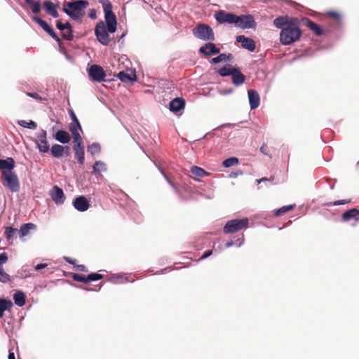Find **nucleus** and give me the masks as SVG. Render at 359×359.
Returning <instances> with one entry per match:
<instances>
[{"label":"nucleus","instance_id":"obj_1","mask_svg":"<svg viewBox=\"0 0 359 359\" xmlns=\"http://www.w3.org/2000/svg\"><path fill=\"white\" fill-rule=\"evenodd\" d=\"M273 25L280 29V42L283 46H290L298 41L302 34L298 18L281 15L273 20Z\"/></svg>","mask_w":359,"mask_h":359},{"label":"nucleus","instance_id":"obj_2","mask_svg":"<svg viewBox=\"0 0 359 359\" xmlns=\"http://www.w3.org/2000/svg\"><path fill=\"white\" fill-rule=\"evenodd\" d=\"M104 13L105 22L101 20L95 27V34L97 41L104 46L109 43V33H114L117 29L116 17L112 10V4L109 0H99Z\"/></svg>","mask_w":359,"mask_h":359},{"label":"nucleus","instance_id":"obj_3","mask_svg":"<svg viewBox=\"0 0 359 359\" xmlns=\"http://www.w3.org/2000/svg\"><path fill=\"white\" fill-rule=\"evenodd\" d=\"M89 6L87 0H70L64 4L62 11L72 20L81 21L84 10Z\"/></svg>","mask_w":359,"mask_h":359},{"label":"nucleus","instance_id":"obj_4","mask_svg":"<svg viewBox=\"0 0 359 359\" xmlns=\"http://www.w3.org/2000/svg\"><path fill=\"white\" fill-rule=\"evenodd\" d=\"M194 36L202 41H213L215 34L212 27L206 24H198L192 30Z\"/></svg>","mask_w":359,"mask_h":359},{"label":"nucleus","instance_id":"obj_5","mask_svg":"<svg viewBox=\"0 0 359 359\" xmlns=\"http://www.w3.org/2000/svg\"><path fill=\"white\" fill-rule=\"evenodd\" d=\"M249 220L247 217L234 219L228 221L224 226V233H231L248 226Z\"/></svg>","mask_w":359,"mask_h":359},{"label":"nucleus","instance_id":"obj_6","mask_svg":"<svg viewBox=\"0 0 359 359\" xmlns=\"http://www.w3.org/2000/svg\"><path fill=\"white\" fill-rule=\"evenodd\" d=\"M3 180L4 185L12 192L20 190V182L17 175L14 172H4Z\"/></svg>","mask_w":359,"mask_h":359},{"label":"nucleus","instance_id":"obj_7","mask_svg":"<svg viewBox=\"0 0 359 359\" xmlns=\"http://www.w3.org/2000/svg\"><path fill=\"white\" fill-rule=\"evenodd\" d=\"M32 140L35 143L36 147L40 153H47L49 151V145L47 141V132L43 129H40L36 134V138Z\"/></svg>","mask_w":359,"mask_h":359},{"label":"nucleus","instance_id":"obj_8","mask_svg":"<svg viewBox=\"0 0 359 359\" xmlns=\"http://www.w3.org/2000/svg\"><path fill=\"white\" fill-rule=\"evenodd\" d=\"M32 20L36 22L41 28L48 34L50 35L58 44L60 47L61 40L60 37L57 36L53 28L49 25L45 20H42L37 15H34L32 18Z\"/></svg>","mask_w":359,"mask_h":359},{"label":"nucleus","instance_id":"obj_9","mask_svg":"<svg viewBox=\"0 0 359 359\" xmlns=\"http://www.w3.org/2000/svg\"><path fill=\"white\" fill-rule=\"evenodd\" d=\"M32 20L36 22L41 28L48 34L50 35L58 44L60 47L61 40L60 37L57 36L53 28L49 25L45 20H42L37 15H34L32 18Z\"/></svg>","mask_w":359,"mask_h":359},{"label":"nucleus","instance_id":"obj_10","mask_svg":"<svg viewBox=\"0 0 359 359\" xmlns=\"http://www.w3.org/2000/svg\"><path fill=\"white\" fill-rule=\"evenodd\" d=\"M236 26L240 29H252L255 28L256 22L252 15H238Z\"/></svg>","mask_w":359,"mask_h":359},{"label":"nucleus","instance_id":"obj_11","mask_svg":"<svg viewBox=\"0 0 359 359\" xmlns=\"http://www.w3.org/2000/svg\"><path fill=\"white\" fill-rule=\"evenodd\" d=\"M87 72L90 79L94 81H104L106 76V73L103 68L97 65H92L88 68Z\"/></svg>","mask_w":359,"mask_h":359},{"label":"nucleus","instance_id":"obj_12","mask_svg":"<svg viewBox=\"0 0 359 359\" xmlns=\"http://www.w3.org/2000/svg\"><path fill=\"white\" fill-rule=\"evenodd\" d=\"M236 41L238 43H241L243 48L248 50V51L252 52L256 48L255 41L249 37H246L244 35H238L236 37Z\"/></svg>","mask_w":359,"mask_h":359},{"label":"nucleus","instance_id":"obj_13","mask_svg":"<svg viewBox=\"0 0 359 359\" xmlns=\"http://www.w3.org/2000/svg\"><path fill=\"white\" fill-rule=\"evenodd\" d=\"M73 206L79 212L86 211L90 206L89 201L84 196H79L73 200Z\"/></svg>","mask_w":359,"mask_h":359},{"label":"nucleus","instance_id":"obj_14","mask_svg":"<svg viewBox=\"0 0 359 359\" xmlns=\"http://www.w3.org/2000/svg\"><path fill=\"white\" fill-rule=\"evenodd\" d=\"M199 53L206 56H210L220 53V48H218L215 43L208 41L199 48Z\"/></svg>","mask_w":359,"mask_h":359},{"label":"nucleus","instance_id":"obj_15","mask_svg":"<svg viewBox=\"0 0 359 359\" xmlns=\"http://www.w3.org/2000/svg\"><path fill=\"white\" fill-rule=\"evenodd\" d=\"M186 102L182 97H176L170 101L169 104V109L171 112L177 114L180 111L184 109Z\"/></svg>","mask_w":359,"mask_h":359},{"label":"nucleus","instance_id":"obj_16","mask_svg":"<svg viewBox=\"0 0 359 359\" xmlns=\"http://www.w3.org/2000/svg\"><path fill=\"white\" fill-rule=\"evenodd\" d=\"M51 198L53 201L57 204V205H62L64 203L65 200V196L64 194L63 190L57 186H54L51 194H50Z\"/></svg>","mask_w":359,"mask_h":359},{"label":"nucleus","instance_id":"obj_17","mask_svg":"<svg viewBox=\"0 0 359 359\" xmlns=\"http://www.w3.org/2000/svg\"><path fill=\"white\" fill-rule=\"evenodd\" d=\"M8 255L6 252L0 253V282L6 283L10 280V276L4 271L3 264L8 261Z\"/></svg>","mask_w":359,"mask_h":359},{"label":"nucleus","instance_id":"obj_18","mask_svg":"<svg viewBox=\"0 0 359 359\" xmlns=\"http://www.w3.org/2000/svg\"><path fill=\"white\" fill-rule=\"evenodd\" d=\"M231 76L232 83L236 86H240L244 83L245 81V76L241 72L238 67L233 69Z\"/></svg>","mask_w":359,"mask_h":359},{"label":"nucleus","instance_id":"obj_19","mask_svg":"<svg viewBox=\"0 0 359 359\" xmlns=\"http://www.w3.org/2000/svg\"><path fill=\"white\" fill-rule=\"evenodd\" d=\"M248 100L251 109H257L260 104V97L256 90L250 89L248 91Z\"/></svg>","mask_w":359,"mask_h":359},{"label":"nucleus","instance_id":"obj_20","mask_svg":"<svg viewBox=\"0 0 359 359\" xmlns=\"http://www.w3.org/2000/svg\"><path fill=\"white\" fill-rule=\"evenodd\" d=\"M351 219L355 221L359 220V210L355 208H351L344 212L341 215V220L344 222H347Z\"/></svg>","mask_w":359,"mask_h":359},{"label":"nucleus","instance_id":"obj_21","mask_svg":"<svg viewBox=\"0 0 359 359\" xmlns=\"http://www.w3.org/2000/svg\"><path fill=\"white\" fill-rule=\"evenodd\" d=\"M78 130L79 128H76V126L74 123H70L69 125V130L71 131L73 135V148H79L80 147H83L82 145V138L80 135Z\"/></svg>","mask_w":359,"mask_h":359},{"label":"nucleus","instance_id":"obj_22","mask_svg":"<svg viewBox=\"0 0 359 359\" xmlns=\"http://www.w3.org/2000/svg\"><path fill=\"white\" fill-rule=\"evenodd\" d=\"M15 167L14 159L11 157H8L6 159L0 158V170L4 172H12L11 170Z\"/></svg>","mask_w":359,"mask_h":359},{"label":"nucleus","instance_id":"obj_23","mask_svg":"<svg viewBox=\"0 0 359 359\" xmlns=\"http://www.w3.org/2000/svg\"><path fill=\"white\" fill-rule=\"evenodd\" d=\"M43 5L48 14H49L54 18H57L59 17V14L57 11V7L52 1L49 0L44 1Z\"/></svg>","mask_w":359,"mask_h":359},{"label":"nucleus","instance_id":"obj_24","mask_svg":"<svg viewBox=\"0 0 359 359\" xmlns=\"http://www.w3.org/2000/svg\"><path fill=\"white\" fill-rule=\"evenodd\" d=\"M54 137L57 142L62 144H67L71 140L69 134L63 130H57L54 135Z\"/></svg>","mask_w":359,"mask_h":359},{"label":"nucleus","instance_id":"obj_25","mask_svg":"<svg viewBox=\"0 0 359 359\" xmlns=\"http://www.w3.org/2000/svg\"><path fill=\"white\" fill-rule=\"evenodd\" d=\"M117 77L123 83H131L137 79L135 74H130L124 71L119 72L117 74Z\"/></svg>","mask_w":359,"mask_h":359},{"label":"nucleus","instance_id":"obj_26","mask_svg":"<svg viewBox=\"0 0 359 359\" xmlns=\"http://www.w3.org/2000/svg\"><path fill=\"white\" fill-rule=\"evenodd\" d=\"M25 294L21 291L18 290L13 294L14 303L19 307H22L25 304Z\"/></svg>","mask_w":359,"mask_h":359},{"label":"nucleus","instance_id":"obj_27","mask_svg":"<svg viewBox=\"0 0 359 359\" xmlns=\"http://www.w3.org/2000/svg\"><path fill=\"white\" fill-rule=\"evenodd\" d=\"M306 25L307 27H309L311 31H313L316 35L317 36H321L323 34V29L322 27L314 22L313 21L306 19Z\"/></svg>","mask_w":359,"mask_h":359},{"label":"nucleus","instance_id":"obj_28","mask_svg":"<svg viewBox=\"0 0 359 359\" xmlns=\"http://www.w3.org/2000/svg\"><path fill=\"white\" fill-rule=\"evenodd\" d=\"M65 147L55 144L50 148V154L54 158H60L64 155Z\"/></svg>","mask_w":359,"mask_h":359},{"label":"nucleus","instance_id":"obj_29","mask_svg":"<svg viewBox=\"0 0 359 359\" xmlns=\"http://www.w3.org/2000/svg\"><path fill=\"white\" fill-rule=\"evenodd\" d=\"M36 226L33 223H25L23 224L20 229L18 230V233L21 238L26 236L30 230L36 229Z\"/></svg>","mask_w":359,"mask_h":359},{"label":"nucleus","instance_id":"obj_30","mask_svg":"<svg viewBox=\"0 0 359 359\" xmlns=\"http://www.w3.org/2000/svg\"><path fill=\"white\" fill-rule=\"evenodd\" d=\"M13 306V302L10 299L0 298V318L4 315V311L9 310Z\"/></svg>","mask_w":359,"mask_h":359},{"label":"nucleus","instance_id":"obj_31","mask_svg":"<svg viewBox=\"0 0 359 359\" xmlns=\"http://www.w3.org/2000/svg\"><path fill=\"white\" fill-rule=\"evenodd\" d=\"M107 165L104 162L102 161H97L93 165L92 173L96 175L100 172H104L107 171Z\"/></svg>","mask_w":359,"mask_h":359},{"label":"nucleus","instance_id":"obj_32","mask_svg":"<svg viewBox=\"0 0 359 359\" xmlns=\"http://www.w3.org/2000/svg\"><path fill=\"white\" fill-rule=\"evenodd\" d=\"M18 229L12 226H6L5 228L4 236L8 241H13L16 238Z\"/></svg>","mask_w":359,"mask_h":359},{"label":"nucleus","instance_id":"obj_33","mask_svg":"<svg viewBox=\"0 0 359 359\" xmlns=\"http://www.w3.org/2000/svg\"><path fill=\"white\" fill-rule=\"evenodd\" d=\"M74 151V156L79 163L80 165H83L85 161V151L84 147H80L79 148H73Z\"/></svg>","mask_w":359,"mask_h":359},{"label":"nucleus","instance_id":"obj_34","mask_svg":"<svg viewBox=\"0 0 359 359\" xmlns=\"http://www.w3.org/2000/svg\"><path fill=\"white\" fill-rule=\"evenodd\" d=\"M25 2L29 6L33 13H39L41 10V5L39 0H24Z\"/></svg>","mask_w":359,"mask_h":359},{"label":"nucleus","instance_id":"obj_35","mask_svg":"<svg viewBox=\"0 0 359 359\" xmlns=\"http://www.w3.org/2000/svg\"><path fill=\"white\" fill-rule=\"evenodd\" d=\"M190 171H191V174H193L194 176L198 177H203L205 176L210 175V173L208 172L207 171H205L203 168L196 166V165L192 166L191 168Z\"/></svg>","mask_w":359,"mask_h":359},{"label":"nucleus","instance_id":"obj_36","mask_svg":"<svg viewBox=\"0 0 359 359\" xmlns=\"http://www.w3.org/2000/svg\"><path fill=\"white\" fill-rule=\"evenodd\" d=\"M233 68L234 67H231L230 65H226L219 68L217 73L222 77L231 76Z\"/></svg>","mask_w":359,"mask_h":359},{"label":"nucleus","instance_id":"obj_37","mask_svg":"<svg viewBox=\"0 0 359 359\" xmlns=\"http://www.w3.org/2000/svg\"><path fill=\"white\" fill-rule=\"evenodd\" d=\"M87 151L92 156L100 154L101 151V147L99 143L93 142L91 144L88 145Z\"/></svg>","mask_w":359,"mask_h":359},{"label":"nucleus","instance_id":"obj_38","mask_svg":"<svg viewBox=\"0 0 359 359\" xmlns=\"http://www.w3.org/2000/svg\"><path fill=\"white\" fill-rule=\"evenodd\" d=\"M18 124L21 127L31 130H35L37 127L36 123L33 121H26L24 120H19L18 121Z\"/></svg>","mask_w":359,"mask_h":359},{"label":"nucleus","instance_id":"obj_39","mask_svg":"<svg viewBox=\"0 0 359 359\" xmlns=\"http://www.w3.org/2000/svg\"><path fill=\"white\" fill-rule=\"evenodd\" d=\"M244 242V235L241 233V236L235 241H230L226 243L225 247L226 248H230L233 245H236L237 247H241Z\"/></svg>","mask_w":359,"mask_h":359},{"label":"nucleus","instance_id":"obj_40","mask_svg":"<svg viewBox=\"0 0 359 359\" xmlns=\"http://www.w3.org/2000/svg\"><path fill=\"white\" fill-rule=\"evenodd\" d=\"M239 163V160L238 158L236 157H229L226 159H225L223 162H222V165L224 167V168H230L231 166H233L235 165H237Z\"/></svg>","mask_w":359,"mask_h":359},{"label":"nucleus","instance_id":"obj_41","mask_svg":"<svg viewBox=\"0 0 359 359\" xmlns=\"http://www.w3.org/2000/svg\"><path fill=\"white\" fill-rule=\"evenodd\" d=\"M294 205H289L282 206L281 208L275 210L274 215L276 217L280 216L281 215L284 214L285 212L292 210L294 208Z\"/></svg>","mask_w":359,"mask_h":359},{"label":"nucleus","instance_id":"obj_42","mask_svg":"<svg viewBox=\"0 0 359 359\" xmlns=\"http://www.w3.org/2000/svg\"><path fill=\"white\" fill-rule=\"evenodd\" d=\"M226 12L224 11H219L215 13V18L217 22L220 24L225 23Z\"/></svg>","mask_w":359,"mask_h":359},{"label":"nucleus","instance_id":"obj_43","mask_svg":"<svg viewBox=\"0 0 359 359\" xmlns=\"http://www.w3.org/2000/svg\"><path fill=\"white\" fill-rule=\"evenodd\" d=\"M103 278V275L98 273H91L87 276L88 283L93 281H97Z\"/></svg>","mask_w":359,"mask_h":359},{"label":"nucleus","instance_id":"obj_44","mask_svg":"<svg viewBox=\"0 0 359 359\" xmlns=\"http://www.w3.org/2000/svg\"><path fill=\"white\" fill-rule=\"evenodd\" d=\"M238 15L232 13H226L225 23L234 24L236 25Z\"/></svg>","mask_w":359,"mask_h":359},{"label":"nucleus","instance_id":"obj_45","mask_svg":"<svg viewBox=\"0 0 359 359\" xmlns=\"http://www.w3.org/2000/svg\"><path fill=\"white\" fill-rule=\"evenodd\" d=\"M72 278L74 280L77 282H81L83 283H88L87 276L79 274V273H72Z\"/></svg>","mask_w":359,"mask_h":359},{"label":"nucleus","instance_id":"obj_46","mask_svg":"<svg viewBox=\"0 0 359 359\" xmlns=\"http://www.w3.org/2000/svg\"><path fill=\"white\" fill-rule=\"evenodd\" d=\"M219 55L215 57H212L210 62L212 64H219L222 62H225L224 57L225 53H218Z\"/></svg>","mask_w":359,"mask_h":359},{"label":"nucleus","instance_id":"obj_47","mask_svg":"<svg viewBox=\"0 0 359 359\" xmlns=\"http://www.w3.org/2000/svg\"><path fill=\"white\" fill-rule=\"evenodd\" d=\"M70 116H71V118L72 120V123L74 124V126H76V128H79L80 130H82L81 126L76 114H74V112L72 110L70 111Z\"/></svg>","mask_w":359,"mask_h":359},{"label":"nucleus","instance_id":"obj_48","mask_svg":"<svg viewBox=\"0 0 359 359\" xmlns=\"http://www.w3.org/2000/svg\"><path fill=\"white\" fill-rule=\"evenodd\" d=\"M62 38L67 40V41H72L74 38L73 31H67L66 32L62 33Z\"/></svg>","mask_w":359,"mask_h":359},{"label":"nucleus","instance_id":"obj_49","mask_svg":"<svg viewBox=\"0 0 359 359\" xmlns=\"http://www.w3.org/2000/svg\"><path fill=\"white\" fill-rule=\"evenodd\" d=\"M350 202H351V200L343 199V200L335 201L332 203H328L327 205L329 206H331V205L337 206V205H344V204L348 203Z\"/></svg>","mask_w":359,"mask_h":359},{"label":"nucleus","instance_id":"obj_50","mask_svg":"<svg viewBox=\"0 0 359 359\" xmlns=\"http://www.w3.org/2000/svg\"><path fill=\"white\" fill-rule=\"evenodd\" d=\"M60 52L62 53L65 58L71 63H74V58L69 55L65 50H63L61 46L60 47Z\"/></svg>","mask_w":359,"mask_h":359},{"label":"nucleus","instance_id":"obj_51","mask_svg":"<svg viewBox=\"0 0 359 359\" xmlns=\"http://www.w3.org/2000/svg\"><path fill=\"white\" fill-rule=\"evenodd\" d=\"M27 95L39 102L42 101L41 97L37 93H27Z\"/></svg>","mask_w":359,"mask_h":359},{"label":"nucleus","instance_id":"obj_52","mask_svg":"<svg viewBox=\"0 0 359 359\" xmlns=\"http://www.w3.org/2000/svg\"><path fill=\"white\" fill-rule=\"evenodd\" d=\"M328 15L335 18L336 20H340L341 18V15L339 13H338L336 11H329L327 13Z\"/></svg>","mask_w":359,"mask_h":359},{"label":"nucleus","instance_id":"obj_53","mask_svg":"<svg viewBox=\"0 0 359 359\" xmlns=\"http://www.w3.org/2000/svg\"><path fill=\"white\" fill-rule=\"evenodd\" d=\"M233 93V89L232 88H228L226 90H221L219 94L224 96V95H228L232 94Z\"/></svg>","mask_w":359,"mask_h":359},{"label":"nucleus","instance_id":"obj_54","mask_svg":"<svg viewBox=\"0 0 359 359\" xmlns=\"http://www.w3.org/2000/svg\"><path fill=\"white\" fill-rule=\"evenodd\" d=\"M88 16L90 18H91L93 20L95 19L97 17V13H96L95 9H94V8L90 9V11L88 12Z\"/></svg>","mask_w":359,"mask_h":359},{"label":"nucleus","instance_id":"obj_55","mask_svg":"<svg viewBox=\"0 0 359 359\" xmlns=\"http://www.w3.org/2000/svg\"><path fill=\"white\" fill-rule=\"evenodd\" d=\"M212 254V250H206L203 252L200 259H204L210 257Z\"/></svg>","mask_w":359,"mask_h":359},{"label":"nucleus","instance_id":"obj_56","mask_svg":"<svg viewBox=\"0 0 359 359\" xmlns=\"http://www.w3.org/2000/svg\"><path fill=\"white\" fill-rule=\"evenodd\" d=\"M260 151L263 154H264V155H266V156L269 155V154H268V147H267V146L265 144H263L262 145V147H260Z\"/></svg>","mask_w":359,"mask_h":359},{"label":"nucleus","instance_id":"obj_57","mask_svg":"<svg viewBox=\"0 0 359 359\" xmlns=\"http://www.w3.org/2000/svg\"><path fill=\"white\" fill-rule=\"evenodd\" d=\"M48 266L47 264H45V263H40V264H38L35 266V270L36 271H39V270H41L43 269H45L46 266Z\"/></svg>","mask_w":359,"mask_h":359},{"label":"nucleus","instance_id":"obj_58","mask_svg":"<svg viewBox=\"0 0 359 359\" xmlns=\"http://www.w3.org/2000/svg\"><path fill=\"white\" fill-rule=\"evenodd\" d=\"M242 174H243V172L241 170H238L236 172H231V174L229 175V177L231 178H236L238 175H241Z\"/></svg>","mask_w":359,"mask_h":359},{"label":"nucleus","instance_id":"obj_59","mask_svg":"<svg viewBox=\"0 0 359 359\" xmlns=\"http://www.w3.org/2000/svg\"><path fill=\"white\" fill-rule=\"evenodd\" d=\"M56 27H57V29H58L60 31H64L65 30L64 23H62L60 21H57L56 22Z\"/></svg>","mask_w":359,"mask_h":359},{"label":"nucleus","instance_id":"obj_60","mask_svg":"<svg viewBox=\"0 0 359 359\" xmlns=\"http://www.w3.org/2000/svg\"><path fill=\"white\" fill-rule=\"evenodd\" d=\"M64 259L69 264L76 265V260L68 257H65Z\"/></svg>","mask_w":359,"mask_h":359},{"label":"nucleus","instance_id":"obj_61","mask_svg":"<svg viewBox=\"0 0 359 359\" xmlns=\"http://www.w3.org/2000/svg\"><path fill=\"white\" fill-rule=\"evenodd\" d=\"M76 269L79 270V271H83V272H86L88 271L87 268L83 264L76 265Z\"/></svg>","mask_w":359,"mask_h":359},{"label":"nucleus","instance_id":"obj_62","mask_svg":"<svg viewBox=\"0 0 359 359\" xmlns=\"http://www.w3.org/2000/svg\"><path fill=\"white\" fill-rule=\"evenodd\" d=\"M232 59H233V55L231 53H228V54L225 53V57H224L225 62L226 61L231 62L232 60Z\"/></svg>","mask_w":359,"mask_h":359},{"label":"nucleus","instance_id":"obj_63","mask_svg":"<svg viewBox=\"0 0 359 359\" xmlns=\"http://www.w3.org/2000/svg\"><path fill=\"white\" fill-rule=\"evenodd\" d=\"M64 27H65V29H67V31L72 30V27L69 22L64 23Z\"/></svg>","mask_w":359,"mask_h":359},{"label":"nucleus","instance_id":"obj_64","mask_svg":"<svg viewBox=\"0 0 359 359\" xmlns=\"http://www.w3.org/2000/svg\"><path fill=\"white\" fill-rule=\"evenodd\" d=\"M8 359H15V354L12 350H9Z\"/></svg>","mask_w":359,"mask_h":359}]
</instances>
